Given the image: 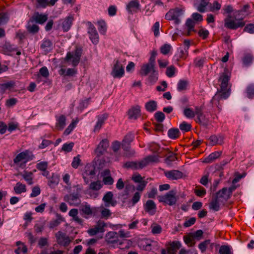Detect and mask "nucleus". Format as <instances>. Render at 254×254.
I'll return each mask as SVG.
<instances>
[{"label": "nucleus", "mask_w": 254, "mask_h": 254, "mask_svg": "<svg viewBox=\"0 0 254 254\" xmlns=\"http://www.w3.org/2000/svg\"><path fill=\"white\" fill-rule=\"evenodd\" d=\"M160 201L170 206L175 204L177 202L176 193L173 191H169L166 194L161 196Z\"/></svg>", "instance_id": "nucleus-12"}, {"label": "nucleus", "mask_w": 254, "mask_h": 254, "mask_svg": "<svg viewBox=\"0 0 254 254\" xmlns=\"http://www.w3.org/2000/svg\"><path fill=\"white\" fill-rule=\"evenodd\" d=\"M222 7L221 3L218 1H214L212 3H210L209 6V11L211 12H216L219 11Z\"/></svg>", "instance_id": "nucleus-47"}, {"label": "nucleus", "mask_w": 254, "mask_h": 254, "mask_svg": "<svg viewBox=\"0 0 254 254\" xmlns=\"http://www.w3.org/2000/svg\"><path fill=\"white\" fill-rule=\"evenodd\" d=\"M74 145V143L72 142L68 143H64L62 146V151H63L65 152H70L72 150Z\"/></svg>", "instance_id": "nucleus-52"}, {"label": "nucleus", "mask_w": 254, "mask_h": 254, "mask_svg": "<svg viewBox=\"0 0 254 254\" xmlns=\"http://www.w3.org/2000/svg\"><path fill=\"white\" fill-rule=\"evenodd\" d=\"M224 137L221 134H219L218 135H212L208 139L209 143L212 146H215L217 144H223L224 143Z\"/></svg>", "instance_id": "nucleus-22"}, {"label": "nucleus", "mask_w": 254, "mask_h": 254, "mask_svg": "<svg viewBox=\"0 0 254 254\" xmlns=\"http://www.w3.org/2000/svg\"><path fill=\"white\" fill-rule=\"evenodd\" d=\"M220 254H233L232 248L228 245H222L219 250Z\"/></svg>", "instance_id": "nucleus-43"}, {"label": "nucleus", "mask_w": 254, "mask_h": 254, "mask_svg": "<svg viewBox=\"0 0 254 254\" xmlns=\"http://www.w3.org/2000/svg\"><path fill=\"white\" fill-rule=\"evenodd\" d=\"M78 122V120L72 121L71 123L65 129L64 131V134L67 135L70 134V133L72 131L74 128L76 126Z\"/></svg>", "instance_id": "nucleus-53"}, {"label": "nucleus", "mask_w": 254, "mask_h": 254, "mask_svg": "<svg viewBox=\"0 0 254 254\" xmlns=\"http://www.w3.org/2000/svg\"><path fill=\"white\" fill-rule=\"evenodd\" d=\"M80 158V156L79 155H78L73 158L71 163V166L73 168L77 169L80 164L81 160Z\"/></svg>", "instance_id": "nucleus-63"}, {"label": "nucleus", "mask_w": 254, "mask_h": 254, "mask_svg": "<svg viewBox=\"0 0 254 254\" xmlns=\"http://www.w3.org/2000/svg\"><path fill=\"white\" fill-rule=\"evenodd\" d=\"M168 135L171 139H177L180 135L179 130L178 128H171L168 130Z\"/></svg>", "instance_id": "nucleus-42"}, {"label": "nucleus", "mask_w": 254, "mask_h": 254, "mask_svg": "<svg viewBox=\"0 0 254 254\" xmlns=\"http://www.w3.org/2000/svg\"><path fill=\"white\" fill-rule=\"evenodd\" d=\"M196 118L195 122L200 125L207 126L209 124V119L203 112V108L201 106H195Z\"/></svg>", "instance_id": "nucleus-6"}, {"label": "nucleus", "mask_w": 254, "mask_h": 254, "mask_svg": "<svg viewBox=\"0 0 254 254\" xmlns=\"http://www.w3.org/2000/svg\"><path fill=\"white\" fill-rule=\"evenodd\" d=\"M198 34L200 38L203 40H205L208 37L209 32L207 30L204 28H201L198 31Z\"/></svg>", "instance_id": "nucleus-60"}, {"label": "nucleus", "mask_w": 254, "mask_h": 254, "mask_svg": "<svg viewBox=\"0 0 254 254\" xmlns=\"http://www.w3.org/2000/svg\"><path fill=\"white\" fill-rule=\"evenodd\" d=\"M27 29L30 33H36L38 32L39 27L35 24H31L29 22L27 26Z\"/></svg>", "instance_id": "nucleus-54"}, {"label": "nucleus", "mask_w": 254, "mask_h": 254, "mask_svg": "<svg viewBox=\"0 0 254 254\" xmlns=\"http://www.w3.org/2000/svg\"><path fill=\"white\" fill-rule=\"evenodd\" d=\"M209 4V0H201L198 3H195V6L200 12H204L206 10V7Z\"/></svg>", "instance_id": "nucleus-36"}, {"label": "nucleus", "mask_w": 254, "mask_h": 254, "mask_svg": "<svg viewBox=\"0 0 254 254\" xmlns=\"http://www.w3.org/2000/svg\"><path fill=\"white\" fill-rule=\"evenodd\" d=\"M233 8L231 5H225L222 9L223 15L228 14L224 19V26L227 28L236 30L240 27H243L245 25L244 21V17L242 10L235 11L233 15L231 13L233 11Z\"/></svg>", "instance_id": "nucleus-1"}, {"label": "nucleus", "mask_w": 254, "mask_h": 254, "mask_svg": "<svg viewBox=\"0 0 254 254\" xmlns=\"http://www.w3.org/2000/svg\"><path fill=\"white\" fill-rule=\"evenodd\" d=\"M160 23L159 21L156 22L152 27L151 30L153 32L155 37H157L159 36Z\"/></svg>", "instance_id": "nucleus-59"}, {"label": "nucleus", "mask_w": 254, "mask_h": 254, "mask_svg": "<svg viewBox=\"0 0 254 254\" xmlns=\"http://www.w3.org/2000/svg\"><path fill=\"white\" fill-rule=\"evenodd\" d=\"M113 194L111 191L107 192L103 196V200L104 202L107 203L106 205V206H109L110 205L114 206L116 204V201H114L113 199Z\"/></svg>", "instance_id": "nucleus-30"}, {"label": "nucleus", "mask_w": 254, "mask_h": 254, "mask_svg": "<svg viewBox=\"0 0 254 254\" xmlns=\"http://www.w3.org/2000/svg\"><path fill=\"white\" fill-rule=\"evenodd\" d=\"M86 24L87 26V33L90 40L93 44H98L99 42V36L95 27L90 21L87 22Z\"/></svg>", "instance_id": "nucleus-8"}, {"label": "nucleus", "mask_w": 254, "mask_h": 254, "mask_svg": "<svg viewBox=\"0 0 254 254\" xmlns=\"http://www.w3.org/2000/svg\"><path fill=\"white\" fill-rule=\"evenodd\" d=\"M36 169L42 172V175L43 176L47 177L49 175V172L47 171L48 168V162L47 161H41L37 163L36 165Z\"/></svg>", "instance_id": "nucleus-23"}, {"label": "nucleus", "mask_w": 254, "mask_h": 254, "mask_svg": "<svg viewBox=\"0 0 254 254\" xmlns=\"http://www.w3.org/2000/svg\"><path fill=\"white\" fill-rule=\"evenodd\" d=\"M177 157L176 154L173 153H171L165 159V163L168 165H170L172 162L175 161Z\"/></svg>", "instance_id": "nucleus-64"}, {"label": "nucleus", "mask_w": 254, "mask_h": 254, "mask_svg": "<svg viewBox=\"0 0 254 254\" xmlns=\"http://www.w3.org/2000/svg\"><path fill=\"white\" fill-rule=\"evenodd\" d=\"M205 61V58L198 57L194 59L193 63L195 66L201 68L203 66Z\"/></svg>", "instance_id": "nucleus-48"}, {"label": "nucleus", "mask_w": 254, "mask_h": 254, "mask_svg": "<svg viewBox=\"0 0 254 254\" xmlns=\"http://www.w3.org/2000/svg\"><path fill=\"white\" fill-rule=\"evenodd\" d=\"M34 154L29 151L26 150L18 154L13 159V163L22 169L26 167V164L29 161L34 158Z\"/></svg>", "instance_id": "nucleus-4"}, {"label": "nucleus", "mask_w": 254, "mask_h": 254, "mask_svg": "<svg viewBox=\"0 0 254 254\" xmlns=\"http://www.w3.org/2000/svg\"><path fill=\"white\" fill-rule=\"evenodd\" d=\"M157 242L151 241L148 239H143L138 242V245L140 249L146 251H151L153 248L157 246Z\"/></svg>", "instance_id": "nucleus-10"}, {"label": "nucleus", "mask_w": 254, "mask_h": 254, "mask_svg": "<svg viewBox=\"0 0 254 254\" xmlns=\"http://www.w3.org/2000/svg\"><path fill=\"white\" fill-rule=\"evenodd\" d=\"M155 66L148 64H143L140 70V73L141 75L146 76L149 73L155 71Z\"/></svg>", "instance_id": "nucleus-25"}, {"label": "nucleus", "mask_w": 254, "mask_h": 254, "mask_svg": "<svg viewBox=\"0 0 254 254\" xmlns=\"http://www.w3.org/2000/svg\"><path fill=\"white\" fill-rule=\"evenodd\" d=\"M64 200L70 205L77 206L81 203L80 196L77 193H70L64 196Z\"/></svg>", "instance_id": "nucleus-11"}, {"label": "nucleus", "mask_w": 254, "mask_h": 254, "mask_svg": "<svg viewBox=\"0 0 254 254\" xmlns=\"http://www.w3.org/2000/svg\"><path fill=\"white\" fill-rule=\"evenodd\" d=\"M254 59L253 55L251 53H246L245 54L243 59V64L246 66H249L253 62Z\"/></svg>", "instance_id": "nucleus-41"}, {"label": "nucleus", "mask_w": 254, "mask_h": 254, "mask_svg": "<svg viewBox=\"0 0 254 254\" xmlns=\"http://www.w3.org/2000/svg\"><path fill=\"white\" fill-rule=\"evenodd\" d=\"M185 9L184 8L176 7L170 9L165 14V18L167 20H174L176 24L180 23L179 17L184 14Z\"/></svg>", "instance_id": "nucleus-5"}, {"label": "nucleus", "mask_w": 254, "mask_h": 254, "mask_svg": "<svg viewBox=\"0 0 254 254\" xmlns=\"http://www.w3.org/2000/svg\"><path fill=\"white\" fill-rule=\"evenodd\" d=\"M58 244L64 247L67 246L70 243L69 237L66 233L61 231H58L55 235Z\"/></svg>", "instance_id": "nucleus-13"}, {"label": "nucleus", "mask_w": 254, "mask_h": 254, "mask_svg": "<svg viewBox=\"0 0 254 254\" xmlns=\"http://www.w3.org/2000/svg\"><path fill=\"white\" fill-rule=\"evenodd\" d=\"M48 185L51 188H53L57 186L59 182V176L55 173H52V176L48 178Z\"/></svg>", "instance_id": "nucleus-31"}, {"label": "nucleus", "mask_w": 254, "mask_h": 254, "mask_svg": "<svg viewBox=\"0 0 254 254\" xmlns=\"http://www.w3.org/2000/svg\"><path fill=\"white\" fill-rule=\"evenodd\" d=\"M164 175L169 180H175L181 178L183 173L178 170H173L164 172Z\"/></svg>", "instance_id": "nucleus-19"}, {"label": "nucleus", "mask_w": 254, "mask_h": 254, "mask_svg": "<svg viewBox=\"0 0 254 254\" xmlns=\"http://www.w3.org/2000/svg\"><path fill=\"white\" fill-rule=\"evenodd\" d=\"M41 193V189L38 185L35 186L32 188L31 193L30 197L31 198L35 197Z\"/></svg>", "instance_id": "nucleus-51"}, {"label": "nucleus", "mask_w": 254, "mask_h": 254, "mask_svg": "<svg viewBox=\"0 0 254 254\" xmlns=\"http://www.w3.org/2000/svg\"><path fill=\"white\" fill-rule=\"evenodd\" d=\"M74 17L72 15L66 17L63 20L62 29L64 32H67L70 29Z\"/></svg>", "instance_id": "nucleus-24"}, {"label": "nucleus", "mask_w": 254, "mask_h": 254, "mask_svg": "<svg viewBox=\"0 0 254 254\" xmlns=\"http://www.w3.org/2000/svg\"><path fill=\"white\" fill-rule=\"evenodd\" d=\"M111 75L114 78H120L125 75L124 64L118 60L114 61Z\"/></svg>", "instance_id": "nucleus-7"}, {"label": "nucleus", "mask_w": 254, "mask_h": 254, "mask_svg": "<svg viewBox=\"0 0 254 254\" xmlns=\"http://www.w3.org/2000/svg\"><path fill=\"white\" fill-rule=\"evenodd\" d=\"M158 157L156 155H149L139 161H129L125 164V167L133 170L141 169L150 162H157Z\"/></svg>", "instance_id": "nucleus-3"}, {"label": "nucleus", "mask_w": 254, "mask_h": 254, "mask_svg": "<svg viewBox=\"0 0 254 254\" xmlns=\"http://www.w3.org/2000/svg\"><path fill=\"white\" fill-rule=\"evenodd\" d=\"M183 113L184 116L189 119H192L196 115L195 114V107H194V110H193L192 108H186L184 110Z\"/></svg>", "instance_id": "nucleus-40"}, {"label": "nucleus", "mask_w": 254, "mask_h": 254, "mask_svg": "<svg viewBox=\"0 0 254 254\" xmlns=\"http://www.w3.org/2000/svg\"><path fill=\"white\" fill-rule=\"evenodd\" d=\"M195 24V23L192 19H187L186 23V26L188 29V35H190V33L192 31H194V28Z\"/></svg>", "instance_id": "nucleus-44"}, {"label": "nucleus", "mask_w": 254, "mask_h": 254, "mask_svg": "<svg viewBox=\"0 0 254 254\" xmlns=\"http://www.w3.org/2000/svg\"><path fill=\"white\" fill-rule=\"evenodd\" d=\"M98 25V30L101 34L105 35L107 32V26L105 21L103 20H101L97 22Z\"/></svg>", "instance_id": "nucleus-39"}, {"label": "nucleus", "mask_w": 254, "mask_h": 254, "mask_svg": "<svg viewBox=\"0 0 254 254\" xmlns=\"http://www.w3.org/2000/svg\"><path fill=\"white\" fill-rule=\"evenodd\" d=\"M128 116L130 119H136L140 116V107L137 105L132 107L128 111Z\"/></svg>", "instance_id": "nucleus-27"}, {"label": "nucleus", "mask_w": 254, "mask_h": 254, "mask_svg": "<svg viewBox=\"0 0 254 254\" xmlns=\"http://www.w3.org/2000/svg\"><path fill=\"white\" fill-rule=\"evenodd\" d=\"M188 82L184 80H180L177 84V89L179 91L185 90L187 88Z\"/></svg>", "instance_id": "nucleus-50"}, {"label": "nucleus", "mask_w": 254, "mask_h": 254, "mask_svg": "<svg viewBox=\"0 0 254 254\" xmlns=\"http://www.w3.org/2000/svg\"><path fill=\"white\" fill-rule=\"evenodd\" d=\"M53 143V141L48 139H43L42 142L39 145L38 148L43 149Z\"/></svg>", "instance_id": "nucleus-62"}, {"label": "nucleus", "mask_w": 254, "mask_h": 254, "mask_svg": "<svg viewBox=\"0 0 254 254\" xmlns=\"http://www.w3.org/2000/svg\"><path fill=\"white\" fill-rule=\"evenodd\" d=\"M176 70V67L174 65H171L167 67L166 74L168 77H172L174 76Z\"/></svg>", "instance_id": "nucleus-58"}, {"label": "nucleus", "mask_w": 254, "mask_h": 254, "mask_svg": "<svg viewBox=\"0 0 254 254\" xmlns=\"http://www.w3.org/2000/svg\"><path fill=\"white\" fill-rule=\"evenodd\" d=\"M56 123L55 127L58 130H62L64 129L66 125V118L64 115H61L60 116H56Z\"/></svg>", "instance_id": "nucleus-26"}, {"label": "nucleus", "mask_w": 254, "mask_h": 254, "mask_svg": "<svg viewBox=\"0 0 254 254\" xmlns=\"http://www.w3.org/2000/svg\"><path fill=\"white\" fill-rule=\"evenodd\" d=\"M247 93L249 98H254V84H250L247 87Z\"/></svg>", "instance_id": "nucleus-61"}, {"label": "nucleus", "mask_w": 254, "mask_h": 254, "mask_svg": "<svg viewBox=\"0 0 254 254\" xmlns=\"http://www.w3.org/2000/svg\"><path fill=\"white\" fill-rule=\"evenodd\" d=\"M78 214V211L77 209L75 208L71 209L68 212L69 216L72 217L73 221L80 225H82L83 223V220L79 217Z\"/></svg>", "instance_id": "nucleus-29"}, {"label": "nucleus", "mask_w": 254, "mask_h": 254, "mask_svg": "<svg viewBox=\"0 0 254 254\" xmlns=\"http://www.w3.org/2000/svg\"><path fill=\"white\" fill-rule=\"evenodd\" d=\"M220 200L215 196L213 198L211 201L209 203V207L210 209H212L215 211H218L220 210V204L222 203Z\"/></svg>", "instance_id": "nucleus-34"}, {"label": "nucleus", "mask_w": 254, "mask_h": 254, "mask_svg": "<svg viewBox=\"0 0 254 254\" xmlns=\"http://www.w3.org/2000/svg\"><path fill=\"white\" fill-rule=\"evenodd\" d=\"M141 197V193L137 191L134 193L133 194L130 202L129 203L130 204V206H133L137 202H138Z\"/></svg>", "instance_id": "nucleus-55"}, {"label": "nucleus", "mask_w": 254, "mask_h": 254, "mask_svg": "<svg viewBox=\"0 0 254 254\" xmlns=\"http://www.w3.org/2000/svg\"><path fill=\"white\" fill-rule=\"evenodd\" d=\"M106 241L108 244L114 245H121L122 242L119 238V234L117 232L114 231H110L106 235Z\"/></svg>", "instance_id": "nucleus-14"}, {"label": "nucleus", "mask_w": 254, "mask_h": 254, "mask_svg": "<svg viewBox=\"0 0 254 254\" xmlns=\"http://www.w3.org/2000/svg\"><path fill=\"white\" fill-rule=\"evenodd\" d=\"M108 118V115L106 113L97 116V121L94 127L95 131H99L100 130Z\"/></svg>", "instance_id": "nucleus-21"}, {"label": "nucleus", "mask_w": 254, "mask_h": 254, "mask_svg": "<svg viewBox=\"0 0 254 254\" xmlns=\"http://www.w3.org/2000/svg\"><path fill=\"white\" fill-rule=\"evenodd\" d=\"M195 194L199 197H203L206 194V190L201 186H196L194 190Z\"/></svg>", "instance_id": "nucleus-46"}, {"label": "nucleus", "mask_w": 254, "mask_h": 254, "mask_svg": "<svg viewBox=\"0 0 254 254\" xmlns=\"http://www.w3.org/2000/svg\"><path fill=\"white\" fill-rule=\"evenodd\" d=\"M134 136L131 133L127 134L124 137V139L122 141V148L125 150H127L126 147H125L126 144L129 145L133 140Z\"/></svg>", "instance_id": "nucleus-37"}, {"label": "nucleus", "mask_w": 254, "mask_h": 254, "mask_svg": "<svg viewBox=\"0 0 254 254\" xmlns=\"http://www.w3.org/2000/svg\"><path fill=\"white\" fill-rule=\"evenodd\" d=\"M107 227L106 223L103 220H98L94 227L89 229L87 230L88 234L90 236H93L98 233H102L105 231V227Z\"/></svg>", "instance_id": "nucleus-9"}, {"label": "nucleus", "mask_w": 254, "mask_h": 254, "mask_svg": "<svg viewBox=\"0 0 254 254\" xmlns=\"http://www.w3.org/2000/svg\"><path fill=\"white\" fill-rule=\"evenodd\" d=\"M180 129L183 132H188L191 129V126L190 124L187 123L186 122H183L179 126Z\"/></svg>", "instance_id": "nucleus-49"}, {"label": "nucleus", "mask_w": 254, "mask_h": 254, "mask_svg": "<svg viewBox=\"0 0 254 254\" xmlns=\"http://www.w3.org/2000/svg\"><path fill=\"white\" fill-rule=\"evenodd\" d=\"M172 50V47L170 44H165L160 48V53L164 55H167Z\"/></svg>", "instance_id": "nucleus-45"}, {"label": "nucleus", "mask_w": 254, "mask_h": 254, "mask_svg": "<svg viewBox=\"0 0 254 254\" xmlns=\"http://www.w3.org/2000/svg\"><path fill=\"white\" fill-rule=\"evenodd\" d=\"M145 212L151 215H153L156 211V205L152 200H148L144 205Z\"/></svg>", "instance_id": "nucleus-20"}, {"label": "nucleus", "mask_w": 254, "mask_h": 254, "mask_svg": "<svg viewBox=\"0 0 254 254\" xmlns=\"http://www.w3.org/2000/svg\"><path fill=\"white\" fill-rule=\"evenodd\" d=\"M13 190L16 194L26 192L27 191L26 186L25 184L20 182H17L13 188Z\"/></svg>", "instance_id": "nucleus-32"}, {"label": "nucleus", "mask_w": 254, "mask_h": 254, "mask_svg": "<svg viewBox=\"0 0 254 254\" xmlns=\"http://www.w3.org/2000/svg\"><path fill=\"white\" fill-rule=\"evenodd\" d=\"M231 74L228 69L225 68L223 72L220 74L218 82L221 88V98L226 99L230 95L231 84L229 82Z\"/></svg>", "instance_id": "nucleus-2"}, {"label": "nucleus", "mask_w": 254, "mask_h": 254, "mask_svg": "<svg viewBox=\"0 0 254 254\" xmlns=\"http://www.w3.org/2000/svg\"><path fill=\"white\" fill-rule=\"evenodd\" d=\"M182 246L179 241H174L169 243L167 247V254H177V252Z\"/></svg>", "instance_id": "nucleus-16"}, {"label": "nucleus", "mask_w": 254, "mask_h": 254, "mask_svg": "<svg viewBox=\"0 0 254 254\" xmlns=\"http://www.w3.org/2000/svg\"><path fill=\"white\" fill-rule=\"evenodd\" d=\"M222 154L221 151H217L210 154L204 159L203 162L205 163H211L216 159L219 158Z\"/></svg>", "instance_id": "nucleus-28"}, {"label": "nucleus", "mask_w": 254, "mask_h": 254, "mask_svg": "<svg viewBox=\"0 0 254 254\" xmlns=\"http://www.w3.org/2000/svg\"><path fill=\"white\" fill-rule=\"evenodd\" d=\"M109 145V141L107 139H102L96 149V152L97 153L98 155H102L106 152Z\"/></svg>", "instance_id": "nucleus-18"}, {"label": "nucleus", "mask_w": 254, "mask_h": 254, "mask_svg": "<svg viewBox=\"0 0 254 254\" xmlns=\"http://www.w3.org/2000/svg\"><path fill=\"white\" fill-rule=\"evenodd\" d=\"M80 211L83 214L86 215H90L93 213L92 209L89 205H85L82 206L80 209Z\"/></svg>", "instance_id": "nucleus-57"}, {"label": "nucleus", "mask_w": 254, "mask_h": 254, "mask_svg": "<svg viewBox=\"0 0 254 254\" xmlns=\"http://www.w3.org/2000/svg\"><path fill=\"white\" fill-rule=\"evenodd\" d=\"M90 189L94 190H99L102 187V184L100 181L92 182L90 184Z\"/></svg>", "instance_id": "nucleus-56"}, {"label": "nucleus", "mask_w": 254, "mask_h": 254, "mask_svg": "<svg viewBox=\"0 0 254 254\" xmlns=\"http://www.w3.org/2000/svg\"><path fill=\"white\" fill-rule=\"evenodd\" d=\"M140 6L138 0H132L127 4L126 9L128 13L133 14L140 9Z\"/></svg>", "instance_id": "nucleus-15"}, {"label": "nucleus", "mask_w": 254, "mask_h": 254, "mask_svg": "<svg viewBox=\"0 0 254 254\" xmlns=\"http://www.w3.org/2000/svg\"><path fill=\"white\" fill-rule=\"evenodd\" d=\"M145 108L149 112H153L157 109V102L154 100H151L145 103Z\"/></svg>", "instance_id": "nucleus-38"}, {"label": "nucleus", "mask_w": 254, "mask_h": 254, "mask_svg": "<svg viewBox=\"0 0 254 254\" xmlns=\"http://www.w3.org/2000/svg\"><path fill=\"white\" fill-rule=\"evenodd\" d=\"M32 18L36 23L43 24L48 19V16L47 14H42L37 13L33 15Z\"/></svg>", "instance_id": "nucleus-33"}, {"label": "nucleus", "mask_w": 254, "mask_h": 254, "mask_svg": "<svg viewBox=\"0 0 254 254\" xmlns=\"http://www.w3.org/2000/svg\"><path fill=\"white\" fill-rule=\"evenodd\" d=\"M215 197L224 203L230 198L231 195L228 192V189L223 188L216 193Z\"/></svg>", "instance_id": "nucleus-17"}, {"label": "nucleus", "mask_w": 254, "mask_h": 254, "mask_svg": "<svg viewBox=\"0 0 254 254\" xmlns=\"http://www.w3.org/2000/svg\"><path fill=\"white\" fill-rule=\"evenodd\" d=\"M21 176L28 185H31L33 184L34 176L32 172L24 171Z\"/></svg>", "instance_id": "nucleus-35"}]
</instances>
